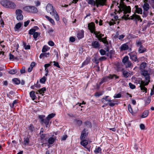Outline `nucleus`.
Returning a JSON list of instances; mask_svg holds the SVG:
<instances>
[{"instance_id": "nucleus-25", "label": "nucleus", "mask_w": 154, "mask_h": 154, "mask_svg": "<svg viewBox=\"0 0 154 154\" xmlns=\"http://www.w3.org/2000/svg\"><path fill=\"white\" fill-rule=\"evenodd\" d=\"M74 122L75 124L79 126H80L82 123V122L81 120L77 119H75Z\"/></svg>"}, {"instance_id": "nucleus-54", "label": "nucleus", "mask_w": 154, "mask_h": 154, "mask_svg": "<svg viewBox=\"0 0 154 154\" xmlns=\"http://www.w3.org/2000/svg\"><path fill=\"white\" fill-rule=\"evenodd\" d=\"M45 117V116L43 115H40L38 116V117L40 119L41 121L43 122L44 120L43 119V118H44Z\"/></svg>"}, {"instance_id": "nucleus-18", "label": "nucleus", "mask_w": 154, "mask_h": 154, "mask_svg": "<svg viewBox=\"0 0 154 154\" xmlns=\"http://www.w3.org/2000/svg\"><path fill=\"white\" fill-rule=\"evenodd\" d=\"M135 11L138 14H142V9L141 8H139L138 5H136L135 6Z\"/></svg>"}, {"instance_id": "nucleus-52", "label": "nucleus", "mask_w": 154, "mask_h": 154, "mask_svg": "<svg viewBox=\"0 0 154 154\" xmlns=\"http://www.w3.org/2000/svg\"><path fill=\"white\" fill-rule=\"evenodd\" d=\"M129 85L130 87L132 89H134L135 88V85L131 83H129Z\"/></svg>"}, {"instance_id": "nucleus-22", "label": "nucleus", "mask_w": 154, "mask_h": 154, "mask_svg": "<svg viewBox=\"0 0 154 154\" xmlns=\"http://www.w3.org/2000/svg\"><path fill=\"white\" fill-rule=\"evenodd\" d=\"M90 58L89 57H87L85 61L82 63V67L88 64L90 62Z\"/></svg>"}, {"instance_id": "nucleus-35", "label": "nucleus", "mask_w": 154, "mask_h": 154, "mask_svg": "<svg viewBox=\"0 0 154 154\" xmlns=\"http://www.w3.org/2000/svg\"><path fill=\"white\" fill-rule=\"evenodd\" d=\"M12 81L16 85H18L20 83V80L17 78L13 79Z\"/></svg>"}, {"instance_id": "nucleus-11", "label": "nucleus", "mask_w": 154, "mask_h": 154, "mask_svg": "<svg viewBox=\"0 0 154 154\" xmlns=\"http://www.w3.org/2000/svg\"><path fill=\"white\" fill-rule=\"evenodd\" d=\"M88 27L90 31L91 32L94 33L95 32V24L93 22H91L88 24Z\"/></svg>"}, {"instance_id": "nucleus-2", "label": "nucleus", "mask_w": 154, "mask_h": 154, "mask_svg": "<svg viewBox=\"0 0 154 154\" xmlns=\"http://www.w3.org/2000/svg\"><path fill=\"white\" fill-rule=\"evenodd\" d=\"M88 4L93 6H96L97 8L106 5V0H86Z\"/></svg>"}, {"instance_id": "nucleus-20", "label": "nucleus", "mask_w": 154, "mask_h": 154, "mask_svg": "<svg viewBox=\"0 0 154 154\" xmlns=\"http://www.w3.org/2000/svg\"><path fill=\"white\" fill-rule=\"evenodd\" d=\"M146 49L143 46H140L138 50L139 53H142L146 51Z\"/></svg>"}, {"instance_id": "nucleus-4", "label": "nucleus", "mask_w": 154, "mask_h": 154, "mask_svg": "<svg viewBox=\"0 0 154 154\" xmlns=\"http://www.w3.org/2000/svg\"><path fill=\"white\" fill-rule=\"evenodd\" d=\"M123 11L124 14V15L122 17L123 19H124L125 20H134L136 21L140 20V21H142V20L139 15L134 14L132 16H131L130 17H128L129 16V15L128 14L126 15V14L127 13L124 14V11Z\"/></svg>"}, {"instance_id": "nucleus-44", "label": "nucleus", "mask_w": 154, "mask_h": 154, "mask_svg": "<svg viewBox=\"0 0 154 154\" xmlns=\"http://www.w3.org/2000/svg\"><path fill=\"white\" fill-rule=\"evenodd\" d=\"M136 43L137 46V47H140V46H143V45H142V43L141 42L140 40L137 41Z\"/></svg>"}, {"instance_id": "nucleus-12", "label": "nucleus", "mask_w": 154, "mask_h": 154, "mask_svg": "<svg viewBox=\"0 0 154 154\" xmlns=\"http://www.w3.org/2000/svg\"><path fill=\"white\" fill-rule=\"evenodd\" d=\"M108 97V96H106L105 97L101 99L102 102L106 105H107L108 104V102L112 101V100H111L109 99H107V98Z\"/></svg>"}, {"instance_id": "nucleus-50", "label": "nucleus", "mask_w": 154, "mask_h": 154, "mask_svg": "<svg viewBox=\"0 0 154 154\" xmlns=\"http://www.w3.org/2000/svg\"><path fill=\"white\" fill-rule=\"evenodd\" d=\"M50 120L47 118V117L44 120L43 122L45 124L47 125H48L49 123V120Z\"/></svg>"}, {"instance_id": "nucleus-3", "label": "nucleus", "mask_w": 154, "mask_h": 154, "mask_svg": "<svg viewBox=\"0 0 154 154\" xmlns=\"http://www.w3.org/2000/svg\"><path fill=\"white\" fill-rule=\"evenodd\" d=\"M1 3L3 6L6 8L14 9L16 7V5L14 2L7 0L2 1L1 2Z\"/></svg>"}, {"instance_id": "nucleus-42", "label": "nucleus", "mask_w": 154, "mask_h": 154, "mask_svg": "<svg viewBox=\"0 0 154 154\" xmlns=\"http://www.w3.org/2000/svg\"><path fill=\"white\" fill-rule=\"evenodd\" d=\"M55 115V114L52 113L51 114H49L47 117L48 119L50 120L51 119L54 117Z\"/></svg>"}, {"instance_id": "nucleus-57", "label": "nucleus", "mask_w": 154, "mask_h": 154, "mask_svg": "<svg viewBox=\"0 0 154 154\" xmlns=\"http://www.w3.org/2000/svg\"><path fill=\"white\" fill-rule=\"evenodd\" d=\"M20 72L21 74L24 73L25 72V68L24 67H23L22 69L20 70Z\"/></svg>"}, {"instance_id": "nucleus-34", "label": "nucleus", "mask_w": 154, "mask_h": 154, "mask_svg": "<svg viewBox=\"0 0 154 154\" xmlns=\"http://www.w3.org/2000/svg\"><path fill=\"white\" fill-rule=\"evenodd\" d=\"M55 139L52 137H50L48 140V142L50 144H53L54 141Z\"/></svg>"}, {"instance_id": "nucleus-39", "label": "nucleus", "mask_w": 154, "mask_h": 154, "mask_svg": "<svg viewBox=\"0 0 154 154\" xmlns=\"http://www.w3.org/2000/svg\"><path fill=\"white\" fill-rule=\"evenodd\" d=\"M18 57H14V56L11 54H9V59L11 60L12 59H14L15 60L18 59Z\"/></svg>"}, {"instance_id": "nucleus-55", "label": "nucleus", "mask_w": 154, "mask_h": 154, "mask_svg": "<svg viewBox=\"0 0 154 154\" xmlns=\"http://www.w3.org/2000/svg\"><path fill=\"white\" fill-rule=\"evenodd\" d=\"M112 21H110L109 23V24L110 26L113 25L116 23L115 22L114 20L113 19L111 20Z\"/></svg>"}, {"instance_id": "nucleus-49", "label": "nucleus", "mask_w": 154, "mask_h": 154, "mask_svg": "<svg viewBox=\"0 0 154 154\" xmlns=\"http://www.w3.org/2000/svg\"><path fill=\"white\" fill-rule=\"evenodd\" d=\"M85 125L88 127L91 128V124L90 122L89 121H87L85 122Z\"/></svg>"}, {"instance_id": "nucleus-37", "label": "nucleus", "mask_w": 154, "mask_h": 154, "mask_svg": "<svg viewBox=\"0 0 154 154\" xmlns=\"http://www.w3.org/2000/svg\"><path fill=\"white\" fill-rule=\"evenodd\" d=\"M130 58L133 61H136L137 60L136 56L135 55H132L130 56Z\"/></svg>"}, {"instance_id": "nucleus-23", "label": "nucleus", "mask_w": 154, "mask_h": 154, "mask_svg": "<svg viewBox=\"0 0 154 154\" xmlns=\"http://www.w3.org/2000/svg\"><path fill=\"white\" fill-rule=\"evenodd\" d=\"M50 54L49 53H42L39 56V58L40 59L43 58L44 57H48L49 56Z\"/></svg>"}, {"instance_id": "nucleus-38", "label": "nucleus", "mask_w": 154, "mask_h": 154, "mask_svg": "<svg viewBox=\"0 0 154 154\" xmlns=\"http://www.w3.org/2000/svg\"><path fill=\"white\" fill-rule=\"evenodd\" d=\"M23 46L25 49H29L30 48V46L29 45H26V43L24 42L23 43Z\"/></svg>"}, {"instance_id": "nucleus-32", "label": "nucleus", "mask_w": 154, "mask_h": 154, "mask_svg": "<svg viewBox=\"0 0 154 154\" xmlns=\"http://www.w3.org/2000/svg\"><path fill=\"white\" fill-rule=\"evenodd\" d=\"M146 66V63L143 62L140 65V68L142 70H144V69H145V67Z\"/></svg>"}, {"instance_id": "nucleus-5", "label": "nucleus", "mask_w": 154, "mask_h": 154, "mask_svg": "<svg viewBox=\"0 0 154 154\" xmlns=\"http://www.w3.org/2000/svg\"><path fill=\"white\" fill-rule=\"evenodd\" d=\"M122 62L127 68H131L133 66V64L129 60L128 56H126L123 58L122 60Z\"/></svg>"}, {"instance_id": "nucleus-60", "label": "nucleus", "mask_w": 154, "mask_h": 154, "mask_svg": "<svg viewBox=\"0 0 154 154\" xmlns=\"http://www.w3.org/2000/svg\"><path fill=\"white\" fill-rule=\"evenodd\" d=\"M94 62H95V63L96 64H98L99 63V61H100L98 59H97L96 57H94Z\"/></svg>"}, {"instance_id": "nucleus-24", "label": "nucleus", "mask_w": 154, "mask_h": 154, "mask_svg": "<svg viewBox=\"0 0 154 154\" xmlns=\"http://www.w3.org/2000/svg\"><path fill=\"white\" fill-rule=\"evenodd\" d=\"M149 114V111L147 110L144 111L143 112L141 117L142 118H145L147 117Z\"/></svg>"}, {"instance_id": "nucleus-16", "label": "nucleus", "mask_w": 154, "mask_h": 154, "mask_svg": "<svg viewBox=\"0 0 154 154\" xmlns=\"http://www.w3.org/2000/svg\"><path fill=\"white\" fill-rule=\"evenodd\" d=\"M94 34L96 35V37L99 40H100L102 39V37L101 36V33L99 31H96L94 32Z\"/></svg>"}, {"instance_id": "nucleus-63", "label": "nucleus", "mask_w": 154, "mask_h": 154, "mask_svg": "<svg viewBox=\"0 0 154 154\" xmlns=\"http://www.w3.org/2000/svg\"><path fill=\"white\" fill-rule=\"evenodd\" d=\"M69 40L72 42H73L75 41V38L73 37H70L69 38Z\"/></svg>"}, {"instance_id": "nucleus-21", "label": "nucleus", "mask_w": 154, "mask_h": 154, "mask_svg": "<svg viewBox=\"0 0 154 154\" xmlns=\"http://www.w3.org/2000/svg\"><path fill=\"white\" fill-rule=\"evenodd\" d=\"M22 25V23H21L20 22L18 23H17L14 28V30L15 31H17L18 30V29L20 28Z\"/></svg>"}, {"instance_id": "nucleus-48", "label": "nucleus", "mask_w": 154, "mask_h": 154, "mask_svg": "<svg viewBox=\"0 0 154 154\" xmlns=\"http://www.w3.org/2000/svg\"><path fill=\"white\" fill-rule=\"evenodd\" d=\"M40 35V34L38 32H35L33 35V37L34 39H36L37 37L39 35Z\"/></svg>"}, {"instance_id": "nucleus-26", "label": "nucleus", "mask_w": 154, "mask_h": 154, "mask_svg": "<svg viewBox=\"0 0 154 154\" xmlns=\"http://www.w3.org/2000/svg\"><path fill=\"white\" fill-rule=\"evenodd\" d=\"M149 5L148 3H145L144 4L143 6L144 10L146 11H147L149 9Z\"/></svg>"}, {"instance_id": "nucleus-36", "label": "nucleus", "mask_w": 154, "mask_h": 154, "mask_svg": "<svg viewBox=\"0 0 154 154\" xmlns=\"http://www.w3.org/2000/svg\"><path fill=\"white\" fill-rule=\"evenodd\" d=\"M151 101V96H149L147 98V99L146 100H145V104L146 105H148L149 104Z\"/></svg>"}, {"instance_id": "nucleus-13", "label": "nucleus", "mask_w": 154, "mask_h": 154, "mask_svg": "<svg viewBox=\"0 0 154 154\" xmlns=\"http://www.w3.org/2000/svg\"><path fill=\"white\" fill-rule=\"evenodd\" d=\"M91 45L94 48L96 49L99 48L100 46L99 42L97 41H94L92 42Z\"/></svg>"}, {"instance_id": "nucleus-9", "label": "nucleus", "mask_w": 154, "mask_h": 154, "mask_svg": "<svg viewBox=\"0 0 154 154\" xmlns=\"http://www.w3.org/2000/svg\"><path fill=\"white\" fill-rule=\"evenodd\" d=\"M145 82L143 80H141L140 82V87L141 90L143 92H146L147 88L144 87L145 85H147L149 82Z\"/></svg>"}, {"instance_id": "nucleus-6", "label": "nucleus", "mask_w": 154, "mask_h": 154, "mask_svg": "<svg viewBox=\"0 0 154 154\" xmlns=\"http://www.w3.org/2000/svg\"><path fill=\"white\" fill-rule=\"evenodd\" d=\"M23 9L26 11L32 13H36L38 11L37 9L34 6H26L24 7Z\"/></svg>"}, {"instance_id": "nucleus-8", "label": "nucleus", "mask_w": 154, "mask_h": 154, "mask_svg": "<svg viewBox=\"0 0 154 154\" xmlns=\"http://www.w3.org/2000/svg\"><path fill=\"white\" fill-rule=\"evenodd\" d=\"M22 11L20 9L16 10L15 13L17 20H22L23 19V16L22 14Z\"/></svg>"}, {"instance_id": "nucleus-14", "label": "nucleus", "mask_w": 154, "mask_h": 154, "mask_svg": "<svg viewBox=\"0 0 154 154\" xmlns=\"http://www.w3.org/2000/svg\"><path fill=\"white\" fill-rule=\"evenodd\" d=\"M87 135L88 134L86 133L85 129H84L82 132L80 139L81 140H84Z\"/></svg>"}, {"instance_id": "nucleus-1", "label": "nucleus", "mask_w": 154, "mask_h": 154, "mask_svg": "<svg viewBox=\"0 0 154 154\" xmlns=\"http://www.w3.org/2000/svg\"><path fill=\"white\" fill-rule=\"evenodd\" d=\"M46 10L48 13H49L52 16L54 17L56 21H58L59 20L60 18L58 14L51 4H48L46 6Z\"/></svg>"}, {"instance_id": "nucleus-53", "label": "nucleus", "mask_w": 154, "mask_h": 154, "mask_svg": "<svg viewBox=\"0 0 154 154\" xmlns=\"http://www.w3.org/2000/svg\"><path fill=\"white\" fill-rule=\"evenodd\" d=\"M121 97V95L120 93H118L117 94H115L114 96L113 97L114 98H120Z\"/></svg>"}, {"instance_id": "nucleus-51", "label": "nucleus", "mask_w": 154, "mask_h": 154, "mask_svg": "<svg viewBox=\"0 0 154 154\" xmlns=\"http://www.w3.org/2000/svg\"><path fill=\"white\" fill-rule=\"evenodd\" d=\"M52 63V62H50L49 63H47L45 64L44 67H45V68H47L48 67L50 66H51V65Z\"/></svg>"}, {"instance_id": "nucleus-33", "label": "nucleus", "mask_w": 154, "mask_h": 154, "mask_svg": "<svg viewBox=\"0 0 154 154\" xmlns=\"http://www.w3.org/2000/svg\"><path fill=\"white\" fill-rule=\"evenodd\" d=\"M123 75L124 77L127 78L129 76V73L127 71L124 70L123 71Z\"/></svg>"}, {"instance_id": "nucleus-64", "label": "nucleus", "mask_w": 154, "mask_h": 154, "mask_svg": "<svg viewBox=\"0 0 154 154\" xmlns=\"http://www.w3.org/2000/svg\"><path fill=\"white\" fill-rule=\"evenodd\" d=\"M151 96L154 94V86H153V88L151 89V92L150 94Z\"/></svg>"}, {"instance_id": "nucleus-7", "label": "nucleus", "mask_w": 154, "mask_h": 154, "mask_svg": "<svg viewBox=\"0 0 154 154\" xmlns=\"http://www.w3.org/2000/svg\"><path fill=\"white\" fill-rule=\"evenodd\" d=\"M119 78V76L115 74H109L108 76L103 78L102 80L103 82H103L107 81H108V79H113L114 78H115V79H116Z\"/></svg>"}, {"instance_id": "nucleus-46", "label": "nucleus", "mask_w": 154, "mask_h": 154, "mask_svg": "<svg viewBox=\"0 0 154 154\" xmlns=\"http://www.w3.org/2000/svg\"><path fill=\"white\" fill-rule=\"evenodd\" d=\"M101 55H104L106 54V51L103 49H101L99 51Z\"/></svg>"}, {"instance_id": "nucleus-29", "label": "nucleus", "mask_w": 154, "mask_h": 154, "mask_svg": "<svg viewBox=\"0 0 154 154\" xmlns=\"http://www.w3.org/2000/svg\"><path fill=\"white\" fill-rule=\"evenodd\" d=\"M82 140L81 142V144L84 146L85 147H86V146L88 144V141L87 140Z\"/></svg>"}, {"instance_id": "nucleus-62", "label": "nucleus", "mask_w": 154, "mask_h": 154, "mask_svg": "<svg viewBox=\"0 0 154 154\" xmlns=\"http://www.w3.org/2000/svg\"><path fill=\"white\" fill-rule=\"evenodd\" d=\"M48 44L49 45H50V46H54V43L52 41H49L48 42Z\"/></svg>"}, {"instance_id": "nucleus-15", "label": "nucleus", "mask_w": 154, "mask_h": 154, "mask_svg": "<svg viewBox=\"0 0 154 154\" xmlns=\"http://www.w3.org/2000/svg\"><path fill=\"white\" fill-rule=\"evenodd\" d=\"M120 51H125L128 49V46L126 44H122L119 48Z\"/></svg>"}, {"instance_id": "nucleus-31", "label": "nucleus", "mask_w": 154, "mask_h": 154, "mask_svg": "<svg viewBox=\"0 0 154 154\" xmlns=\"http://www.w3.org/2000/svg\"><path fill=\"white\" fill-rule=\"evenodd\" d=\"M49 49V47L46 45L44 46L42 49V52H45Z\"/></svg>"}, {"instance_id": "nucleus-10", "label": "nucleus", "mask_w": 154, "mask_h": 154, "mask_svg": "<svg viewBox=\"0 0 154 154\" xmlns=\"http://www.w3.org/2000/svg\"><path fill=\"white\" fill-rule=\"evenodd\" d=\"M142 74L143 75L145 78V82H149L150 77L148 72L146 70H143L142 71Z\"/></svg>"}, {"instance_id": "nucleus-28", "label": "nucleus", "mask_w": 154, "mask_h": 154, "mask_svg": "<svg viewBox=\"0 0 154 154\" xmlns=\"http://www.w3.org/2000/svg\"><path fill=\"white\" fill-rule=\"evenodd\" d=\"M107 37H106L104 38H102V39L100 40H99L100 42H103L106 45L108 44V42L106 40Z\"/></svg>"}, {"instance_id": "nucleus-58", "label": "nucleus", "mask_w": 154, "mask_h": 154, "mask_svg": "<svg viewBox=\"0 0 154 154\" xmlns=\"http://www.w3.org/2000/svg\"><path fill=\"white\" fill-rule=\"evenodd\" d=\"M106 59V58L105 57H100L99 58V60L100 61H102L103 60H105Z\"/></svg>"}, {"instance_id": "nucleus-56", "label": "nucleus", "mask_w": 154, "mask_h": 154, "mask_svg": "<svg viewBox=\"0 0 154 154\" xmlns=\"http://www.w3.org/2000/svg\"><path fill=\"white\" fill-rule=\"evenodd\" d=\"M67 137V136L66 135H63L61 137V140H65Z\"/></svg>"}, {"instance_id": "nucleus-41", "label": "nucleus", "mask_w": 154, "mask_h": 154, "mask_svg": "<svg viewBox=\"0 0 154 154\" xmlns=\"http://www.w3.org/2000/svg\"><path fill=\"white\" fill-rule=\"evenodd\" d=\"M128 109L129 111L131 113L132 115L134 114L132 109L131 108V106L130 104H128Z\"/></svg>"}, {"instance_id": "nucleus-17", "label": "nucleus", "mask_w": 154, "mask_h": 154, "mask_svg": "<svg viewBox=\"0 0 154 154\" xmlns=\"http://www.w3.org/2000/svg\"><path fill=\"white\" fill-rule=\"evenodd\" d=\"M30 96L33 100H34L36 98V96L35 94V92L32 91L29 93Z\"/></svg>"}, {"instance_id": "nucleus-30", "label": "nucleus", "mask_w": 154, "mask_h": 154, "mask_svg": "<svg viewBox=\"0 0 154 154\" xmlns=\"http://www.w3.org/2000/svg\"><path fill=\"white\" fill-rule=\"evenodd\" d=\"M46 90V88L44 87L40 89L39 90H38V92L39 94H42V95H43V94L44 93V91H45Z\"/></svg>"}, {"instance_id": "nucleus-45", "label": "nucleus", "mask_w": 154, "mask_h": 154, "mask_svg": "<svg viewBox=\"0 0 154 154\" xmlns=\"http://www.w3.org/2000/svg\"><path fill=\"white\" fill-rule=\"evenodd\" d=\"M35 30L34 29H32L29 30V33L30 35H33L35 32Z\"/></svg>"}, {"instance_id": "nucleus-43", "label": "nucleus", "mask_w": 154, "mask_h": 154, "mask_svg": "<svg viewBox=\"0 0 154 154\" xmlns=\"http://www.w3.org/2000/svg\"><path fill=\"white\" fill-rule=\"evenodd\" d=\"M17 72V71L16 69H13L9 71V73L11 74H14L16 73Z\"/></svg>"}, {"instance_id": "nucleus-19", "label": "nucleus", "mask_w": 154, "mask_h": 154, "mask_svg": "<svg viewBox=\"0 0 154 154\" xmlns=\"http://www.w3.org/2000/svg\"><path fill=\"white\" fill-rule=\"evenodd\" d=\"M83 30H82L77 34V37L79 39H81L84 37Z\"/></svg>"}, {"instance_id": "nucleus-40", "label": "nucleus", "mask_w": 154, "mask_h": 154, "mask_svg": "<svg viewBox=\"0 0 154 154\" xmlns=\"http://www.w3.org/2000/svg\"><path fill=\"white\" fill-rule=\"evenodd\" d=\"M46 79L47 78L45 76H44L40 79V82L41 83H44L45 82Z\"/></svg>"}, {"instance_id": "nucleus-47", "label": "nucleus", "mask_w": 154, "mask_h": 154, "mask_svg": "<svg viewBox=\"0 0 154 154\" xmlns=\"http://www.w3.org/2000/svg\"><path fill=\"white\" fill-rule=\"evenodd\" d=\"M101 151V149L100 147H98L96 148V150L94 151L96 153H100Z\"/></svg>"}, {"instance_id": "nucleus-59", "label": "nucleus", "mask_w": 154, "mask_h": 154, "mask_svg": "<svg viewBox=\"0 0 154 154\" xmlns=\"http://www.w3.org/2000/svg\"><path fill=\"white\" fill-rule=\"evenodd\" d=\"M108 104H109V106L112 107L114 106L115 105V103L112 102V101L108 102Z\"/></svg>"}, {"instance_id": "nucleus-61", "label": "nucleus", "mask_w": 154, "mask_h": 154, "mask_svg": "<svg viewBox=\"0 0 154 154\" xmlns=\"http://www.w3.org/2000/svg\"><path fill=\"white\" fill-rule=\"evenodd\" d=\"M30 22V20H28L24 23V26L25 27H26L29 24Z\"/></svg>"}, {"instance_id": "nucleus-27", "label": "nucleus", "mask_w": 154, "mask_h": 154, "mask_svg": "<svg viewBox=\"0 0 154 154\" xmlns=\"http://www.w3.org/2000/svg\"><path fill=\"white\" fill-rule=\"evenodd\" d=\"M46 18L53 25L55 24V22L54 20L51 18L50 17H48V16H45Z\"/></svg>"}]
</instances>
